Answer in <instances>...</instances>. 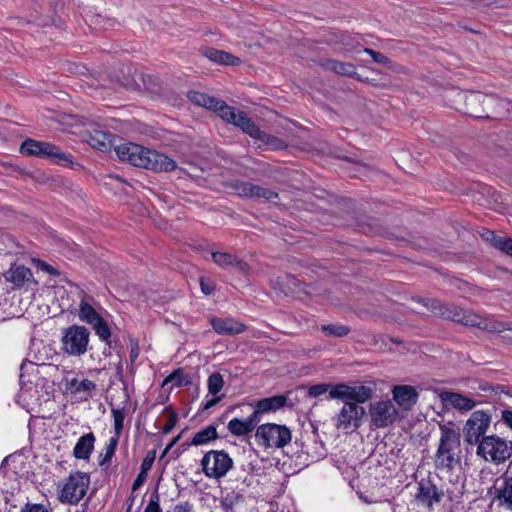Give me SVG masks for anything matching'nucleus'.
<instances>
[{
  "label": "nucleus",
  "mask_w": 512,
  "mask_h": 512,
  "mask_svg": "<svg viewBox=\"0 0 512 512\" xmlns=\"http://www.w3.org/2000/svg\"><path fill=\"white\" fill-rule=\"evenodd\" d=\"M373 395L369 386H332L329 397L344 403L342 409L335 417V426L338 430L349 434L361 426L365 411L357 403H364Z\"/></svg>",
  "instance_id": "f257e3e1"
},
{
  "label": "nucleus",
  "mask_w": 512,
  "mask_h": 512,
  "mask_svg": "<svg viewBox=\"0 0 512 512\" xmlns=\"http://www.w3.org/2000/svg\"><path fill=\"white\" fill-rule=\"evenodd\" d=\"M115 152L121 161H126L133 166L154 172H170L177 167L176 161L164 153L132 142L118 145L115 147Z\"/></svg>",
  "instance_id": "f03ea898"
},
{
  "label": "nucleus",
  "mask_w": 512,
  "mask_h": 512,
  "mask_svg": "<svg viewBox=\"0 0 512 512\" xmlns=\"http://www.w3.org/2000/svg\"><path fill=\"white\" fill-rule=\"evenodd\" d=\"M19 152L25 157L45 159L61 167L82 168L79 163L74 161L72 154L63 152L59 146L47 141H38L28 137L20 144Z\"/></svg>",
  "instance_id": "7ed1b4c3"
},
{
  "label": "nucleus",
  "mask_w": 512,
  "mask_h": 512,
  "mask_svg": "<svg viewBox=\"0 0 512 512\" xmlns=\"http://www.w3.org/2000/svg\"><path fill=\"white\" fill-rule=\"evenodd\" d=\"M292 432L286 425L265 423L257 427L255 441L265 449H280L291 442Z\"/></svg>",
  "instance_id": "20e7f679"
},
{
  "label": "nucleus",
  "mask_w": 512,
  "mask_h": 512,
  "mask_svg": "<svg viewBox=\"0 0 512 512\" xmlns=\"http://www.w3.org/2000/svg\"><path fill=\"white\" fill-rule=\"evenodd\" d=\"M459 446V433L453 429L441 427L440 443L435 455L436 466L442 469H451L457 461L454 451Z\"/></svg>",
  "instance_id": "39448f33"
},
{
  "label": "nucleus",
  "mask_w": 512,
  "mask_h": 512,
  "mask_svg": "<svg viewBox=\"0 0 512 512\" xmlns=\"http://www.w3.org/2000/svg\"><path fill=\"white\" fill-rule=\"evenodd\" d=\"M477 454L496 464L505 462L512 455V446L498 436H486L478 443Z\"/></svg>",
  "instance_id": "423d86ee"
},
{
  "label": "nucleus",
  "mask_w": 512,
  "mask_h": 512,
  "mask_svg": "<svg viewBox=\"0 0 512 512\" xmlns=\"http://www.w3.org/2000/svg\"><path fill=\"white\" fill-rule=\"evenodd\" d=\"M368 414L370 417V426L376 429L390 427L399 419L397 408L388 398L371 402Z\"/></svg>",
  "instance_id": "0eeeda50"
},
{
  "label": "nucleus",
  "mask_w": 512,
  "mask_h": 512,
  "mask_svg": "<svg viewBox=\"0 0 512 512\" xmlns=\"http://www.w3.org/2000/svg\"><path fill=\"white\" fill-rule=\"evenodd\" d=\"M90 484V477L84 472L71 473L65 480L59 500L62 503L77 504L86 494Z\"/></svg>",
  "instance_id": "6e6552de"
},
{
  "label": "nucleus",
  "mask_w": 512,
  "mask_h": 512,
  "mask_svg": "<svg viewBox=\"0 0 512 512\" xmlns=\"http://www.w3.org/2000/svg\"><path fill=\"white\" fill-rule=\"evenodd\" d=\"M201 465L208 478L220 479L232 468L233 460L223 450H211L204 454Z\"/></svg>",
  "instance_id": "1a4fd4ad"
},
{
  "label": "nucleus",
  "mask_w": 512,
  "mask_h": 512,
  "mask_svg": "<svg viewBox=\"0 0 512 512\" xmlns=\"http://www.w3.org/2000/svg\"><path fill=\"white\" fill-rule=\"evenodd\" d=\"M90 332L85 326L72 325L64 330L63 350L68 354L80 356L87 350Z\"/></svg>",
  "instance_id": "9d476101"
},
{
  "label": "nucleus",
  "mask_w": 512,
  "mask_h": 512,
  "mask_svg": "<svg viewBox=\"0 0 512 512\" xmlns=\"http://www.w3.org/2000/svg\"><path fill=\"white\" fill-rule=\"evenodd\" d=\"M130 393L128 386H117L110 390V406L114 420V430L117 436L123 429L125 411L129 407Z\"/></svg>",
  "instance_id": "9b49d317"
},
{
  "label": "nucleus",
  "mask_w": 512,
  "mask_h": 512,
  "mask_svg": "<svg viewBox=\"0 0 512 512\" xmlns=\"http://www.w3.org/2000/svg\"><path fill=\"white\" fill-rule=\"evenodd\" d=\"M444 319L462 324L464 326L477 327L489 332L496 331L494 325H489L487 321L479 315L473 313L470 310H465L453 303L449 304Z\"/></svg>",
  "instance_id": "f8f14e48"
},
{
  "label": "nucleus",
  "mask_w": 512,
  "mask_h": 512,
  "mask_svg": "<svg viewBox=\"0 0 512 512\" xmlns=\"http://www.w3.org/2000/svg\"><path fill=\"white\" fill-rule=\"evenodd\" d=\"M486 95L479 91H467L457 94V103L460 107L458 111L463 114L476 118L483 119L484 108L486 106Z\"/></svg>",
  "instance_id": "ddd939ff"
},
{
  "label": "nucleus",
  "mask_w": 512,
  "mask_h": 512,
  "mask_svg": "<svg viewBox=\"0 0 512 512\" xmlns=\"http://www.w3.org/2000/svg\"><path fill=\"white\" fill-rule=\"evenodd\" d=\"M489 425L490 415L488 413L481 410L473 412L464 428L465 441L471 445L479 443Z\"/></svg>",
  "instance_id": "4468645a"
},
{
  "label": "nucleus",
  "mask_w": 512,
  "mask_h": 512,
  "mask_svg": "<svg viewBox=\"0 0 512 512\" xmlns=\"http://www.w3.org/2000/svg\"><path fill=\"white\" fill-rule=\"evenodd\" d=\"M355 229L367 236H381L386 239H396V235L382 225L377 218L371 216L358 217L354 221Z\"/></svg>",
  "instance_id": "2eb2a0df"
},
{
  "label": "nucleus",
  "mask_w": 512,
  "mask_h": 512,
  "mask_svg": "<svg viewBox=\"0 0 512 512\" xmlns=\"http://www.w3.org/2000/svg\"><path fill=\"white\" fill-rule=\"evenodd\" d=\"M511 102L493 94L486 95L483 119L503 120L510 115Z\"/></svg>",
  "instance_id": "dca6fc26"
},
{
  "label": "nucleus",
  "mask_w": 512,
  "mask_h": 512,
  "mask_svg": "<svg viewBox=\"0 0 512 512\" xmlns=\"http://www.w3.org/2000/svg\"><path fill=\"white\" fill-rule=\"evenodd\" d=\"M286 406H293L289 393L274 395L258 400L255 403L254 415L261 420L263 414L275 413Z\"/></svg>",
  "instance_id": "f3484780"
},
{
  "label": "nucleus",
  "mask_w": 512,
  "mask_h": 512,
  "mask_svg": "<svg viewBox=\"0 0 512 512\" xmlns=\"http://www.w3.org/2000/svg\"><path fill=\"white\" fill-rule=\"evenodd\" d=\"M210 324L219 335L235 336L246 331L247 326L233 318L212 317Z\"/></svg>",
  "instance_id": "a211bd4d"
},
{
  "label": "nucleus",
  "mask_w": 512,
  "mask_h": 512,
  "mask_svg": "<svg viewBox=\"0 0 512 512\" xmlns=\"http://www.w3.org/2000/svg\"><path fill=\"white\" fill-rule=\"evenodd\" d=\"M319 66L326 71L334 72L340 76H346L353 79H361V75L356 71V66L350 62H342L329 58L321 60L319 62Z\"/></svg>",
  "instance_id": "6ab92c4d"
},
{
  "label": "nucleus",
  "mask_w": 512,
  "mask_h": 512,
  "mask_svg": "<svg viewBox=\"0 0 512 512\" xmlns=\"http://www.w3.org/2000/svg\"><path fill=\"white\" fill-rule=\"evenodd\" d=\"M7 282L13 284L14 289L23 287L33 278L32 271L24 265L12 264L11 267L3 274Z\"/></svg>",
  "instance_id": "aec40b11"
},
{
  "label": "nucleus",
  "mask_w": 512,
  "mask_h": 512,
  "mask_svg": "<svg viewBox=\"0 0 512 512\" xmlns=\"http://www.w3.org/2000/svg\"><path fill=\"white\" fill-rule=\"evenodd\" d=\"M49 368H51L50 365H38L34 362L29 361L28 359H24L19 368V384H33L34 382L35 384H39V378H35L42 373V370H46Z\"/></svg>",
  "instance_id": "412c9836"
},
{
  "label": "nucleus",
  "mask_w": 512,
  "mask_h": 512,
  "mask_svg": "<svg viewBox=\"0 0 512 512\" xmlns=\"http://www.w3.org/2000/svg\"><path fill=\"white\" fill-rule=\"evenodd\" d=\"M393 399L403 410H410L418 400V393L414 386H394Z\"/></svg>",
  "instance_id": "4be33fe9"
},
{
  "label": "nucleus",
  "mask_w": 512,
  "mask_h": 512,
  "mask_svg": "<svg viewBox=\"0 0 512 512\" xmlns=\"http://www.w3.org/2000/svg\"><path fill=\"white\" fill-rule=\"evenodd\" d=\"M199 51L201 55L217 64L237 66L241 63V59L239 57H236L224 50H218L213 47H203Z\"/></svg>",
  "instance_id": "5701e85b"
},
{
  "label": "nucleus",
  "mask_w": 512,
  "mask_h": 512,
  "mask_svg": "<svg viewBox=\"0 0 512 512\" xmlns=\"http://www.w3.org/2000/svg\"><path fill=\"white\" fill-rule=\"evenodd\" d=\"M260 422V419H257L256 415L252 413L246 419L233 418L228 423V430L232 435L235 436H245L252 432L257 424Z\"/></svg>",
  "instance_id": "b1692460"
},
{
  "label": "nucleus",
  "mask_w": 512,
  "mask_h": 512,
  "mask_svg": "<svg viewBox=\"0 0 512 512\" xmlns=\"http://www.w3.org/2000/svg\"><path fill=\"white\" fill-rule=\"evenodd\" d=\"M417 500L428 507L433 506L434 503H439L442 498L437 487L430 482L419 484L418 493L416 495Z\"/></svg>",
  "instance_id": "393cba45"
},
{
  "label": "nucleus",
  "mask_w": 512,
  "mask_h": 512,
  "mask_svg": "<svg viewBox=\"0 0 512 512\" xmlns=\"http://www.w3.org/2000/svg\"><path fill=\"white\" fill-rule=\"evenodd\" d=\"M411 301L421 304L423 307H425L427 310L433 313V315L444 319L445 314L447 312L448 303H445L444 301L437 299V298H428V297H422V296H412Z\"/></svg>",
  "instance_id": "a878e982"
},
{
  "label": "nucleus",
  "mask_w": 512,
  "mask_h": 512,
  "mask_svg": "<svg viewBox=\"0 0 512 512\" xmlns=\"http://www.w3.org/2000/svg\"><path fill=\"white\" fill-rule=\"evenodd\" d=\"M300 281L293 275L286 274L274 279H270V287L279 295L288 296L293 292L294 288L298 287Z\"/></svg>",
  "instance_id": "bb28decb"
},
{
  "label": "nucleus",
  "mask_w": 512,
  "mask_h": 512,
  "mask_svg": "<svg viewBox=\"0 0 512 512\" xmlns=\"http://www.w3.org/2000/svg\"><path fill=\"white\" fill-rule=\"evenodd\" d=\"M94 442L95 436L93 433H87L81 436L73 449L74 457L82 460L88 459L93 451Z\"/></svg>",
  "instance_id": "cd10ccee"
},
{
  "label": "nucleus",
  "mask_w": 512,
  "mask_h": 512,
  "mask_svg": "<svg viewBox=\"0 0 512 512\" xmlns=\"http://www.w3.org/2000/svg\"><path fill=\"white\" fill-rule=\"evenodd\" d=\"M495 500L499 506L512 510V477L505 478L502 485L496 488Z\"/></svg>",
  "instance_id": "c85d7f7f"
},
{
  "label": "nucleus",
  "mask_w": 512,
  "mask_h": 512,
  "mask_svg": "<svg viewBox=\"0 0 512 512\" xmlns=\"http://www.w3.org/2000/svg\"><path fill=\"white\" fill-rule=\"evenodd\" d=\"M442 399L445 403L459 410L468 411L475 407L474 400L457 393L446 392L442 395Z\"/></svg>",
  "instance_id": "c756f323"
},
{
  "label": "nucleus",
  "mask_w": 512,
  "mask_h": 512,
  "mask_svg": "<svg viewBox=\"0 0 512 512\" xmlns=\"http://www.w3.org/2000/svg\"><path fill=\"white\" fill-rule=\"evenodd\" d=\"M211 103H208L207 108L215 112L224 121L226 119H233L234 107L228 105L224 100L218 99L214 96L211 98Z\"/></svg>",
  "instance_id": "7c9ffc66"
},
{
  "label": "nucleus",
  "mask_w": 512,
  "mask_h": 512,
  "mask_svg": "<svg viewBox=\"0 0 512 512\" xmlns=\"http://www.w3.org/2000/svg\"><path fill=\"white\" fill-rule=\"evenodd\" d=\"M246 197L252 199L264 198L268 201H272L273 199H277L279 197V194L274 190L264 188L259 185H255L251 182H248Z\"/></svg>",
  "instance_id": "2f4dec72"
},
{
  "label": "nucleus",
  "mask_w": 512,
  "mask_h": 512,
  "mask_svg": "<svg viewBox=\"0 0 512 512\" xmlns=\"http://www.w3.org/2000/svg\"><path fill=\"white\" fill-rule=\"evenodd\" d=\"M78 317L82 322L92 326L95 322L99 321L102 316L90 303L82 300L79 304Z\"/></svg>",
  "instance_id": "473e14b6"
},
{
  "label": "nucleus",
  "mask_w": 512,
  "mask_h": 512,
  "mask_svg": "<svg viewBox=\"0 0 512 512\" xmlns=\"http://www.w3.org/2000/svg\"><path fill=\"white\" fill-rule=\"evenodd\" d=\"M218 438L216 426L208 425L194 434L191 444L195 446L207 444Z\"/></svg>",
  "instance_id": "72a5a7b5"
},
{
  "label": "nucleus",
  "mask_w": 512,
  "mask_h": 512,
  "mask_svg": "<svg viewBox=\"0 0 512 512\" xmlns=\"http://www.w3.org/2000/svg\"><path fill=\"white\" fill-rule=\"evenodd\" d=\"M223 386H209V392L202 401V410H208L218 404L225 397Z\"/></svg>",
  "instance_id": "f704fd0d"
},
{
  "label": "nucleus",
  "mask_w": 512,
  "mask_h": 512,
  "mask_svg": "<svg viewBox=\"0 0 512 512\" xmlns=\"http://www.w3.org/2000/svg\"><path fill=\"white\" fill-rule=\"evenodd\" d=\"M244 501V496L235 490L226 491L221 500L223 508L228 511H234Z\"/></svg>",
  "instance_id": "c9c22d12"
},
{
  "label": "nucleus",
  "mask_w": 512,
  "mask_h": 512,
  "mask_svg": "<svg viewBox=\"0 0 512 512\" xmlns=\"http://www.w3.org/2000/svg\"><path fill=\"white\" fill-rule=\"evenodd\" d=\"M194 377L186 374L183 368L174 369L161 384H193Z\"/></svg>",
  "instance_id": "e433bc0d"
},
{
  "label": "nucleus",
  "mask_w": 512,
  "mask_h": 512,
  "mask_svg": "<svg viewBox=\"0 0 512 512\" xmlns=\"http://www.w3.org/2000/svg\"><path fill=\"white\" fill-rule=\"evenodd\" d=\"M320 331L327 337L342 338L351 332V327L342 324H324Z\"/></svg>",
  "instance_id": "4c0bfd02"
},
{
  "label": "nucleus",
  "mask_w": 512,
  "mask_h": 512,
  "mask_svg": "<svg viewBox=\"0 0 512 512\" xmlns=\"http://www.w3.org/2000/svg\"><path fill=\"white\" fill-rule=\"evenodd\" d=\"M258 141H260L264 146H266L267 149L272 151H281L285 150L288 147L285 140L277 136L268 134L266 132H263Z\"/></svg>",
  "instance_id": "58836bf2"
},
{
  "label": "nucleus",
  "mask_w": 512,
  "mask_h": 512,
  "mask_svg": "<svg viewBox=\"0 0 512 512\" xmlns=\"http://www.w3.org/2000/svg\"><path fill=\"white\" fill-rule=\"evenodd\" d=\"M327 42L329 44H341L345 47H354V38L344 32V31H336V32H332L330 34V37L327 39Z\"/></svg>",
  "instance_id": "ea45409f"
},
{
  "label": "nucleus",
  "mask_w": 512,
  "mask_h": 512,
  "mask_svg": "<svg viewBox=\"0 0 512 512\" xmlns=\"http://www.w3.org/2000/svg\"><path fill=\"white\" fill-rule=\"evenodd\" d=\"M92 327L95 333L99 336V338L110 346V338L112 333L107 321L103 317H101L99 321L95 322L92 325Z\"/></svg>",
  "instance_id": "a19ab883"
},
{
  "label": "nucleus",
  "mask_w": 512,
  "mask_h": 512,
  "mask_svg": "<svg viewBox=\"0 0 512 512\" xmlns=\"http://www.w3.org/2000/svg\"><path fill=\"white\" fill-rule=\"evenodd\" d=\"M363 52L368 54L372 58L373 62L384 66H388L394 72L400 71V69H398L397 67L392 66L391 59L385 56L384 54L367 47L363 48Z\"/></svg>",
  "instance_id": "79ce46f5"
},
{
  "label": "nucleus",
  "mask_w": 512,
  "mask_h": 512,
  "mask_svg": "<svg viewBox=\"0 0 512 512\" xmlns=\"http://www.w3.org/2000/svg\"><path fill=\"white\" fill-rule=\"evenodd\" d=\"M187 97L193 104L200 106V107H204V108H207V105H208V103H211L210 101L212 98V96H210L206 93L195 91V90L189 91L187 93Z\"/></svg>",
  "instance_id": "37998d69"
},
{
  "label": "nucleus",
  "mask_w": 512,
  "mask_h": 512,
  "mask_svg": "<svg viewBox=\"0 0 512 512\" xmlns=\"http://www.w3.org/2000/svg\"><path fill=\"white\" fill-rule=\"evenodd\" d=\"M235 257H236L235 255H232V254L226 253V252H213L212 253L213 261L221 267L232 266L234 264Z\"/></svg>",
  "instance_id": "c03bdc74"
},
{
  "label": "nucleus",
  "mask_w": 512,
  "mask_h": 512,
  "mask_svg": "<svg viewBox=\"0 0 512 512\" xmlns=\"http://www.w3.org/2000/svg\"><path fill=\"white\" fill-rule=\"evenodd\" d=\"M250 119L251 118H249L244 111H237L236 108L234 107L233 119H226L225 121L229 124L238 127L242 131L243 127L246 126V123H248Z\"/></svg>",
  "instance_id": "a18cd8bd"
},
{
  "label": "nucleus",
  "mask_w": 512,
  "mask_h": 512,
  "mask_svg": "<svg viewBox=\"0 0 512 512\" xmlns=\"http://www.w3.org/2000/svg\"><path fill=\"white\" fill-rule=\"evenodd\" d=\"M242 132L258 141L264 131H262L258 125L250 119L248 123H246V126L243 127Z\"/></svg>",
  "instance_id": "49530a36"
},
{
  "label": "nucleus",
  "mask_w": 512,
  "mask_h": 512,
  "mask_svg": "<svg viewBox=\"0 0 512 512\" xmlns=\"http://www.w3.org/2000/svg\"><path fill=\"white\" fill-rule=\"evenodd\" d=\"M247 183L241 180H232L226 183V187L233 190L238 196L246 197Z\"/></svg>",
  "instance_id": "de8ad7c7"
},
{
  "label": "nucleus",
  "mask_w": 512,
  "mask_h": 512,
  "mask_svg": "<svg viewBox=\"0 0 512 512\" xmlns=\"http://www.w3.org/2000/svg\"><path fill=\"white\" fill-rule=\"evenodd\" d=\"M495 249L506 255L512 256V237L500 236L497 244L495 245Z\"/></svg>",
  "instance_id": "09e8293b"
},
{
  "label": "nucleus",
  "mask_w": 512,
  "mask_h": 512,
  "mask_svg": "<svg viewBox=\"0 0 512 512\" xmlns=\"http://www.w3.org/2000/svg\"><path fill=\"white\" fill-rule=\"evenodd\" d=\"M117 445V439L111 438L109 440V444L106 445L104 453H102L100 456L102 457V460L100 461V464H104L111 460L115 453V448Z\"/></svg>",
  "instance_id": "8fccbe9b"
},
{
  "label": "nucleus",
  "mask_w": 512,
  "mask_h": 512,
  "mask_svg": "<svg viewBox=\"0 0 512 512\" xmlns=\"http://www.w3.org/2000/svg\"><path fill=\"white\" fill-rule=\"evenodd\" d=\"M34 263L37 267V269L42 270L46 273H48L51 276H59L61 273L58 269L50 265L44 260L41 259H34Z\"/></svg>",
  "instance_id": "3c124183"
},
{
  "label": "nucleus",
  "mask_w": 512,
  "mask_h": 512,
  "mask_svg": "<svg viewBox=\"0 0 512 512\" xmlns=\"http://www.w3.org/2000/svg\"><path fill=\"white\" fill-rule=\"evenodd\" d=\"M225 374L230 375V372L224 369L210 374L207 380V384H225Z\"/></svg>",
  "instance_id": "603ef678"
},
{
  "label": "nucleus",
  "mask_w": 512,
  "mask_h": 512,
  "mask_svg": "<svg viewBox=\"0 0 512 512\" xmlns=\"http://www.w3.org/2000/svg\"><path fill=\"white\" fill-rule=\"evenodd\" d=\"M481 237L483 240L488 242L493 248H495V245L497 244L500 235H497L494 231L490 229H484L483 232L481 233Z\"/></svg>",
  "instance_id": "864d4df0"
},
{
  "label": "nucleus",
  "mask_w": 512,
  "mask_h": 512,
  "mask_svg": "<svg viewBox=\"0 0 512 512\" xmlns=\"http://www.w3.org/2000/svg\"><path fill=\"white\" fill-rule=\"evenodd\" d=\"M337 159H340V160H343V161H346V162H349V163H353L357 166V171L360 172V169L361 168H364V169H369L370 166L354 157H351V156H347V155H343V154H339L336 156Z\"/></svg>",
  "instance_id": "5fc2aeb1"
},
{
  "label": "nucleus",
  "mask_w": 512,
  "mask_h": 512,
  "mask_svg": "<svg viewBox=\"0 0 512 512\" xmlns=\"http://www.w3.org/2000/svg\"><path fill=\"white\" fill-rule=\"evenodd\" d=\"M200 287H201V291L205 295H211L215 291V284L210 279L201 278L200 279Z\"/></svg>",
  "instance_id": "6e6d98bb"
},
{
  "label": "nucleus",
  "mask_w": 512,
  "mask_h": 512,
  "mask_svg": "<svg viewBox=\"0 0 512 512\" xmlns=\"http://www.w3.org/2000/svg\"><path fill=\"white\" fill-rule=\"evenodd\" d=\"M232 267H234L236 271L243 275L248 274L250 270L248 263L241 259H238L237 257H235V261Z\"/></svg>",
  "instance_id": "4d7b16f0"
},
{
  "label": "nucleus",
  "mask_w": 512,
  "mask_h": 512,
  "mask_svg": "<svg viewBox=\"0 0 512 512\" xmlns=\"http://www.w3.org/2000/svg\"><path fill=\"white\" fill-rule=\"evenodd\" d=\"M140 348L138 345V341L135 339H130V360L134 362L139 356Z\"/></svg>",
  "instance_id": "13d9d810"
},
{
  "label": "nucleus",
  "mask_w": 512,
  "mask_h": 512,
  "mask_svg": "<svg viewBox=\"0 0 512 512\" xmlns=\"http://www.w3.org/2000/svg\"><path fill=\"white\" fill-rule=\"evenodd\" d=\"M171 512H194L193 506L188 502H181L176 504Z\"/></svg>",
  "instance_id": "bf43d9fd"
},
{
  "label": "nucleus",
  "mask_w": 512,
  "mask_h": 512,
  "mask_svg": "<svg viewBox=\"0 0 512 512\" xmlns=\"http://www.w3.org/2000/svg\"><path fill=\"white\" fill-rule=\"evenodd\" d=\"M21 512H49L45 506L40 504H34L31 506H26L25 509H22Z\"/></svg>",
  "instance_id": "052dcab7"
},
{
  "label": "nucleus",
  "mask_w": 512,
  "mask_h": 512,
  "mask_svg": "<svg viewBox=\"0 0 512 512\" xmlns=\"http://www.w3.org/2000/svg\"><path fill=\"white\" fill-rule=\"evenodd\" d=\"M144 512H161L159 503L157 500H150L144 509Z\"/></svg>",
  "instance_id": "680f3d73"
},
{
  "label": "nucleus",
  "mask_w": 512,
  "mask_h": 512,
  "mask_svg": "<svg viewBox=\"0 0 512 512\" xmlns=\"http://www.w3.org/2000/svg\"><path fill=\"white\" fill-rule=\"evenodd\" d=\"M153 461H154V455L151 456V457L147 456L142 461V464H141V471H142V473H146V471H148L151 468Z\"/></svg>",
  "instance_id": "e2e57ef3"
},
{
  "label": "nucleus",
  "mask_w": 512,
  "mask_h": 512,
  "mask_svg": "<svg viewBox=\"0 0 512 512\" xmlns=\"http://www.w3.org/2000/svg\"><path fill=\"white\" fill-rule=\"evenodd\" d=\"M325 386H309V395L311 396H319L320 394L326 392Z\"/></svg>",
  "instance_id": "0e129e2a"
},
{
  "label": "nucleus",
  "mask_w": 512,
  "mask_h": 512,
  "mask_svg": "<svg viewBox=\"0 0 512 512\" xmlns=\"http://www.w3.org/2000/svg\"><path fill=\"white\" fill-rule=\"evenodd\" d=\"M502 421L512 429V411L504 410L502 412Z\"/></svg>",
  "instance_id": "69168bd1"
},
{
  "label": "nucleus",
  "mask_w": 512,
  "mask_h": 512,
  "mask_svg": "<svg viewBox=\"0 0 512 512\" xmlns=\"http://www.w3.org/2000/svg\"><path fill=\"white\" fill-rule=\"evenodd\" d=\"M9 166L11 167V169L15 172H18L22 175H26V176H29V177H32V172H27L24 168H22L21 166L17 165V164H9Z\"/></svg>",
  "instance_id": "338daca9"
},
{
  "label": "nucleus",
  "mask_w": 512,
  "mask_h": 512,
  "mask_svg": "<svg viewBox=\"0 0 512 512\" xmlns=\"http://www.w3.org/2000/svg\"><path fill=\"white\" fill-rule=\"evenodd\" d=\"M92 141H94V143H92L91 145L94 147V148H97L98 150L100 151H105L107 150V144L105 142H101V141H96L95 138H92Z\"/></svg>",
  "instance_id": "774afa93"
}]
</instances>
